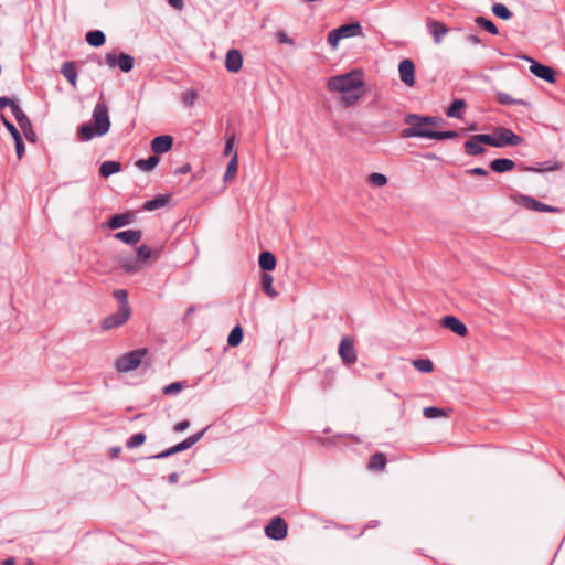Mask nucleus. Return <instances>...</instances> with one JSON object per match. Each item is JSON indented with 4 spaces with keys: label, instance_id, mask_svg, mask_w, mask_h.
<instances>
[{
    "label": "nucleus",
    "instance_id": "obj_1",
    "mask_svg": "<svg viewBox=\"0 0 565 565\" xmlns=\"http://www.w3.org/2000/svg\"><path fill=\"white\" fill-rule=\"evenodd\" d=\"M113 297L118 301V310L105 317L100 323L103 330H111L125 324L131 316L126 289H115Z\"/></svg>",
    "mask_w": 565,
    "mask_h": 565
},
{
    "label": "nucleus",
    "instance_id": "obj_2",
    "mask_svg": "<svg viewBox=\"0 0 565 565\" xmlns=\"http://www.w3.org/2000/svg\"><path fill=\"white\" fill-rule=\"evenodd\" d=\"M363 87L362 79L353 72L332 76L328 81V89L331 92L348 93V90Z\"/></svg>",
    "mask_w": 565,
    "mask_h": 565
},
{
    "label": "nucleus",
    "instance_id": "obj_3",
    "mask_svg": "<svg viewBox=\"0 0 565 565\" xmlns=\"http://www.w3.org/2000/svg\"><path fill=\"white\" fill-rule=\"evenodd\" d=\"M148 350L140 348L132 350L116 360V370L120 373H128L138 369L142 362V359L147 355Z\"/></svg>",
    "mask_w": 565,
    "mask_h": 565
},
{
    "label": "nucleus",
    "instance_id": "obj_4",
    "mask_svg": "<svg viewBox=\"0 0 565 565\" xmlns=\"http://www.w3.org/2000/svg\"><path fill=\"white\" fill-rule=\"evenodd\" d=\"M363 30L360 22H351L342 24L333 29L328 34V43L332 49H337L340 40L362 35Z\"/></svg>",
    "mask_w": 565,
    "mask_h": 565
},
{
    "label": "nucleus",
    "instance_id": "obj_5",
    "mask_svg": "<svg viewBox=\"0 0 565 565\" xmlns=\"http://www.w3.org/2000/svg\"><path fill=\"white\" fill-rule=\"evenodd\" d=\"M414 117H422V115L418 114H407L404 118V122L408 125L407 128L403 129L401 131V137L406 138H427L431 139V136L428 134H431L433 130L427 128L424 122L420 120H414Z\"/></svg>",
    "mask_w": 565,
    "mask_h": 565
},
{
    "label": "nucleus",
    "instance_id": "obj_6",
    "mask_svg": "<svg viewBox=\"0 0 565 565\" xmlns=\"http://www.w3.org/2000/svg\"><path fill=\"white\" fill-rule=\"evenodd\" d=\"M206 430H207V427L201 429L200 431H196L195 434L186 437L181 443H179V444H177L157 455L147 457V459H164V458H168L178 452L184 451V450L191 448L193 445H195L204 436Z\"/></svg>",
    "mask_w": 565,
    "mask_h": 565
},
{
    "label": "nucleus",
    "instance_id": "obj_7",
    "mask_svg": "<svg viewBox=\"0 0 565 565\" xmlns=\"http://www.w3.org/2000/svg\"><path fill=\"white\" fill-rule=\"evenodd\" d=\"M514 202L526 210L536 211V212H545V213H561L563 210L556 206H552L545 204L533 196L526 194H516L514 196Z\"/></svg>",
    "mask_w": 565,
    "mask_h": 565
},
{
    "label": "nucleus",
    "instance_id": "obj_8",
    "mask_svg": "<svg viewBox=\"0 0 565 565\" xmlns=\"http://www.w3.org/2000/svg\"><path fill=\"white\" fill-rule=\"evenodd\" d=\"M92 118L93 125L97 129L98 137H102L109 131L110 119L108 115V108L105 103L99 102L95 105Z\"/></svg>",
    "mask_w": 565,
    "mask_h": 565
},
{
    "label": "nucleus",
    "instance_id": "obj_9",
    "mask_svg": "<svg viewBox=\"0 0 565 565\" xmlns=\"http://www.w3.org/2000/svg\"><path fill=\"white\" fill-rule=\"evenodd\" d=\"M267 537L280 541L288 534V524L281 516L273 518L264 529Z\"/></svg>",
    "mask_w": 565,
    "mask_h": 565
},
{
    "label": "nucleus",
    "instance_id": "obj_10",
    "mask_svg": "<svg viewBox=\"0 0 565 565\" xmlns=\"http://www.w3.org/2000/svg\"><path fill=\"white\" fill-rule=\"evenodd\" d=\"M494 135L497 139V148L519 146L523 142V138L521 136L505 127H497L494 129Z\"/></svg>",
    "mask_w": 565,
    "mask_h": 565
},
{
    "label": "nucleus",
    "instance_id": "obj_11",
    "mask_svg": "<svg viewBox=\"0 0 565 565\" xmlns=\"http://www.w3.org/2000/svg\"><path fill=\"white\" fill-rule=\"evenodd\" d=\"M523 58L531 63L530 71L533 75L551 84L556 82V73L551 66L544 65L529 56H523Z\"/></svg>",
    "mask_w": 565,
    "mask_h": 565
},
{
    "label": "nucleus",
    "instance_id": "obj_12",
    "mask_svg": "<svg viewBox=\"0 0 565 565\" xmlns=\"http://www.w3.org/2000/svg\"><path fill=\"white\" fill-rule=\"evenodd\" d=\"M105 58H106V63L110 67L118 66L120 68V71L124 73L130 72L135 65L134 56H131L127 53H119L118 56H116L115 53H107Z\"/></svg>",
    "mask_w": 565,
    "mask_h": 565
},
{
    "label": "nucleus",
    "instance_id": "obj_13",
    "mask_svg": "<svg viewBox=\"0 0 565 565\" xmlns=\"http://www.w3.org/2000/svg\"><path fill=\"white\" fill-rule=\"evenodd\" d=\"M339 355L347 365L353 364L358 360L354 342L350 337H343L339 345Z\"/></svg>",
    "mask_w": 565,
    "mask_h": 565
},
{
    "label": "nucleus",
    "instance_id": "obj_14",
    "mask_svg": "<svg viewBox=\"0 0 565 565\" xmlns=\"http://www.w3.org/2000/svg\"><path fill=\"white\" fill-rule=\"evenodd\" d=\"M13 115L15 117V120L23 131L25 138L32 142L35 141V134L32 130V124L29 117L25 115V113L20 108L19 105L13 106Z\"/></svg>",
    "mask_w": 565,
    "mask_h": 565
},
{
    "label": "nucleus",
    "instance_id": "obj_15",
    "mask_svg": "<svg viewBox=\"0 0 565 565\" xmlns=\"http://www.w3.org/2000/svg\"><path fill=\"white\" fill-rule=\"evenodd\" d=\"M398 72L401 81L407 85L413 86L415 83V65L412 60L405 58L399 62Z\"/></svg>",
    "mask_w": 565,
    "mask_h": 565
},
{
    "label": "nucleus",
    "instance_id": "obj_16",
    "mask_svg": "<svg viewBox=\"0 0 565 565\" xmlns=\"http://www.w3.org/2000/svg\"><path fill=\"white\" fill-rule=\"evenodd\" d=\"M441 327L449 329L459 337H466L468 334V328L455 316H445L440 320Z\"/></svg>",
    "mask_w": 565,
    "mask_h": 565
},
{
    "label": "nucleus",
    "instance_id": "obj_17",
    "mask_svg": "<svg viewBox=\"0 0 565 565\" xmlns=\"http://www.w3.org/2000/svg\"><path fill=\"white\" fill-rule=\"evenodd\" d=\"M119 266L126 274H136L142 269V264L140 259L136 258L132 255H119L117 258Z\"/></svg>",
    "mask_w": 565,
    "mask_h": 565
},
{
    "label": "nucleus",
    "instance_id": "obj_18",
    "mask_svg": "<svg viewBox=\"0 0 565 565\" xmlns=\"http://www.w3.org/2000/svg\"><path fill=\"white\" fill-rule=\"evenodd\" d=\"M173 146V137L170 135H161L151 140V150L157 154H162L171 150Z\"/></svg>",
    "mask_w": 565,
    "mask_h": 565
},
{
    "label": "nucleus",
    "instance_id": "obj_19",
    "mask_svg": "<svg viewBox=\"0 0 565 565\" xmlns=\"http://www.w3.org/2000/svg\"><path fill=\"white\" fill-rule=\"evenodd\" d=\"M243 65V56L241 52L236 49H231L226 53L225 57V67L231 73H237Z\"/></svg>",
    "mask_w": 565,
    "mask_h": 565
},
{
    "label": "nucleus",
    "instance_id": "obj_20",
    "mask_svg": "<svg viewBox=\"0 0 565 565\" xmlns=\"http://www.w3.org/2000/svg\"><path fill=\"white\" fill-rule=\"evenodd\" d=\"M427 28L430 34L433 35L434 42L436 44H440L443 36L447 34L449 31L445 23L431 19H428Z\"/></svg>",
    "mask_w": 565,
    "mask_h": 565
},
{
    "label": "nucleus",
    "instance_id": "obj_21",
    "mask_svg": "<svg viewBox=\"0 0 565 565\" xmlns=\"http://www.w3.org/2000/svg\"><path fill=\"white\" fill-rule=\"evenodd\" d=\"M114 236L125 244L136 245L141 239L142 234L139 230H126L117 232Z\"/></svg>",
    "mask_w": 565,
    "mask_h": 565
},
{
    "label": "nucleus",
    "instance_id": "obj_22",
    "mask_svg": "<svg viewBox=\"0 0 565 565\" xmlns=\"http://www.w3.org/2000/svg\"><path fill=\"white\" fill-rule=\"evenodd\" d=\"M258 265L263 273L271 271L276 268L277 260L275 255L269 250H264L259 254Z\"/></svg>",
    "mask_w": 565,
    "mask_h": 565
},
{
    "label": "nucleus",
    "instance_id": "obj_23",
    "mask_svg": "<svg viewBox=\"0 0 565 565\" xmlns=\"http://www.w3.org/2000/svg\"><path fill=\"white\" fill-rule=\"evenodd\" d=\"M490 169L497 173H504L514 169L515 163L513 160L508 158L493 159L490 164Z\"/></svg>",
    "mask_w": 565,
    "mask_h": 565
},
{
    "label": "nucleus",
    "instance_id": "obj_24",
    "mask_svg": "<svg viewBox=\"0 0 565 565\" xmlns=\"http://www.w3.org/2000/svg\"><path fill=\"white\" fill-rule=\"evenodd\" d=\"M170 202V194H158L152 200H148L143 203L142 209L145 211H154L164 207Z\"/></svg>",
    "mask_w": 565,
    "mask_h": 565
},
{
    "label": "nucleus",
    "instance_id": "obj_25",
    "mask_svg": "<svg viewBox=\"0 0 565 565\" xmlns=\"http://www.w3.org/2000/svg\"><path fill=\"white\" fill-rule=\"evenodd\" d=\"M132 220H134V216L129 213L115 214L109 218L108 226L111 230H117L125 225L130 224L132 222Z\"/></svg>",
    "mask_w": 565,
    "mask_h": 565
},
{
    "label": "nucleus",
    "instance_id": "obj_26",
    "mask_svg": "<svg viewBox=\"0 0 565 565\" xmlns=\"http://www.w3.org/2000/svg\"><path fill=\"white\" fill-rule=\"evenodd\" d=\"M274 278L268 273H262L260 276V285L263 291L271 299L278 296V291H276L273 287Z\"/></svg>",
    "mask_w": 565,
    "mask_h": 565
},
{
    "label": "nucleus",
    "instance_id": "obj_27",
    "mask_svg": "<svg viewBox=\"0 0 565 565\" xmlns=\"http://www.w3.org/2000/svg\"><path fill=\"white\" fill-rule=\"evenodd\" d=\"M121 170V164L118 161L107 160L104 161L99 167V174L103 178H108Z\"/></svg>",
    "mask_w": 565,
    "mask_h": 565
},
{
    "label": "nucleus",
    "instance_id": "obj_28",
    "mask_svg": "<svg viewBox=\"0 0 565 565\" xmlns=\"http://www.w3.org/2000/svg\"><path fill=\"white\" fill-rule=\"evenodd\" d=\"M62 75L70 82V84L75 87L77 81V72L74 62L67 61L64 62L61 67Z\"/></svg>",
    "mask_w": 565,
    "mask_h": 565
},
{
    "label": "nucleus",
    "instance_id": "obj_29",
    "mask_svg": "<svg viewBox=\"0 0 565 565\" xmlns=\"http://www.w3.org/2000/svg\"><path fill=\"white\" fill-rule=\"evenodd\" d=\"M86 42L93 47H99L105 44L106 35L100 30H93L86 33Z\"/></svg>",
    "mask_w": 565,
    "mask_h": 565
},
{
    "label": "nucleus",
    "instance_id": "obj_30",
    "mask_svg": "<svg viewBox=\"0 0 565 565\" xmlns=\"http://www.w3.org/2000/svg\"><path fill=\"white\" fill-rule=\"evenodd\" d=\"M465 108L466 102L463 99H455L448 106L446 115L450 118H461Z\"/></svg>",
    "mask_w": 565,
    "mask_h": 565
},
{
    "label": "nucleus",
    "instance_id": "obj_31",
    "mask_svg": "<svg viewBox=\"0 0 565 565\" xmlns=\"http://www.w3.org/2000/svg\"><path fill=\"white\" fill-rule=\"evenodd\" d=\"M463 148L468 156H480L486 151L481 142L476 141L475 135L465 142Z\"/></svg>",
    "mask_w": 565,
    "mask_h": 565
},
{
    "label": "nucleus",
    "instance_id": "obj_32",
    "mask_svg": "<svg viewBox=\"0 0 565 565\" xmlns=\"http://www.w3.org/2000/svg\"><path fill=\"white\" fill-rule=\"evenodd\" d=\"M97 136V129L92 124H82L77 130V137L82 141L92 140Z\"/></svg>",
    "mask_w": 565,
    "mask_h": 565
},
{
    "label": "nucleus",
    "instance_id": "obj_33",
    "mask_svg": "<svg viewBox=\"0 0 565 565\" xmlns=\"http://www.w3.org/2000/svg\"><path fill=\"white\" fill-rule=\"evenodd\" d=\"M238 169V156L237 152H234L230 162L227 163L226 171L223 177V181L225 183L231 182L236 175Z\"/></svg>",
    "mask_w": 565,
    "mask_h": 565
},
{
    "label": "nucleus",
    "instance_id": "obj_34",
    "mask_svg": "<svg viewBox=\"0 0 565 565\" xmlns=\"http://www.w3.org/2000/svg\"><path fill=\"white\" fill-rule=\"evenodd\" d=\"M363 95V89H352L348 90V93H342L341 102L344 107H350L354 105Z\"/></svg>",
    "mask_w": 565,
    "mask_h": 565
},
{
    "label": "nucleus",
    "instance_id": "obj_35",
    "mask_svg": "<svg viewBox=\"0 0 565 565\" xmlns=\"http://www.w3.org/2000/svg\"><path fill=\"white\" fill-rule=\"evenodd\" d=\"M386 462L385 455L383 452H376L370 457L367 468L373 471H380L385 467Z\"/></svg>",
    "mask_w": 565,
    "mask_h": 565
},
{
    "label": "nucleus",
    "instance_id": "obj_36",
    "mask_svg": "<svg viewBox=\"0 0 565 565\" xmlns=\"http://www.w3.org/2000/svg\"><path fill=\"white\" fill-rule=\"evenodd\" d=\"M561 168L558 162L544 161L539 167H523L522 170L531 172L556 171Z\"/></svg>",
    "mask_w": 565,
    "mask_h": 565
},
{
    "label": "nucleus",
    "instance_id": "obj_37",
    "mask_svg": "<svg viewBox=\"0 0 565 565\" xmlns=\"http://www.w3.org/2000/svg\"><path fill=\"white\" fill-rule=\"evenodd\" d=\"M244 331L241 326H235L228 337H227V343L230 347H237L243 341Z\"/></svg>",
    "mask_w": 565,
    "mask_h": 565
},
{
    "label": "nucleus",
    "instance_id": "obj_38",
    "mask_svg": "<svg viewBox=\"0 0 565 565\" xmlns=\"http://www.w3.org/2000/svg\"><path fill=\"white\" fill-rule=\"evenodd\" d=\"M159 161H160L159 157L153 154V156L148 157L147 159L138 160L136 162V166L142 171H151L152 169H154L158 166Z\"/></svg>",
    "mask_w": 565,
    "mask_h": 565
},
{
    "label": "nucleus",
    "instance_id": "obj_39",
    "mask_svg": "<svg viewBox=\"0 0 565 565\" xmlns=\"http://www.w3.org/2000/svg\"><path fill=\"white\" fill-rule=\"evenodd\" d=\"M475 22L477 25L489 32L490 34L497 35L499 33V30L497 25L489 19L484 17H477L475 19Z\"/></svg>",
    "mask_w": 565,
    "mask_h": 565
},
{
    "label": "nucleus",
    "instance_id": "obj_40",
    "mask_svg": "<svg viewBox=\"0 0 565 565\" xmlns=\"http://www.w3.org/2000/svg\"><path fill=\"white\" fill-rule=\"evenodd\" d=\"M497 102L501 105H526V102L523 99L512 98L509 94L503 92L495 93Z\"/></svg>",
    "mask_w": 565,
    "mask_h": 565
},
{
    "label": "nucleus",
    "instance_id": "obj_41",
    "mask_svg": "<svg viewBox=\"0 0 565 565\" xmlns=\"http://www.w3.org/2000/svg\"><path fill=\"white\" fill-rule=\"evenodd\" d=\"M492 12L497 18L502 20H509L512 17V12L503 3H494L492 6Z\"/></svg>",
    "mask_w": 565,
    "mask_h": 565
},
{
    "label": "nucleus",
    "instance_id": "obj_42",
    "mask_svg": "<svg viewBox=\"0 0 565 565\" xmlns=\"http://www.w3.org/2000/svg\"><path fill=\"white\" fill-rule=\"evenodd\" d=\"M413 365L422 373H430L434 370V363L429 359L414 360Z\"/></svg>",
    "mask_w": 565,
    "mask_h": 565
},
{
    "label": "nucleus",
    "instance_id": "obj_43",
    "mask_svg": "<svg viewBox=\"0 0 565 565\" xmlns=\"http://www.w3.org/2000/svg\"><path fill=\"white\" fill-rule=\"evenodd\" d=\"M146 434L145 433H137L134 434L127 441L126 447L131 449L141 446L146 441Z\"/></svg>",
    "mask_w": 565,
    "mask_h": 565
},
{
    "label": "nucleus",
    "instance_id": "obj_44",
    "mask_svg": "<svg viewBox=\"0 0 565 565\" xmlns=\"http://www.w3.org/2000/svg\"><path fill=\"white\" fill-rule=\"evenodd\" d=\"M428 135L431 136V139H434V140L455 139L458 137V132L455 130H447V131L433 130V132L428 134Z\"/></svg>",
    "mask_w": 565,
    "mask_h": 565
},
{
    "label": "nucleus",
    "instance_id": "obj_45",
    "mask_svg": "<svg viewBox=\"0 0 565 565\" xmlns=\"http://www.w3.org/2000/svg\"><path fill=\"white\" fill-rule=\"evenodd\" d=\"M475 139H476V141L481 142V145H488V146L497 148V139H495L494 132L492 135H489V134L475 135Z\"/></svg>",
    "mask_w": 565,
    "mask_h": 565
},
{
    "label": "nucleus",
    "instance_id": "obj_46",
    "mask_svg": "<svg viewBox=\"0 0 565 565\" xmlns=\"http://www.w3.org/2000/svg\"><path fill=\"white\" fill-rule=\"evenodd\" d=\"M183 387L184 384L182 382H173L171 384L163 386L162 393L164 395H177L183 390Z\"/></svg>",
    "mask_w": 565,
    "mask_h": 565
},
{
    "label": "nucleus",
    "instance_id": "obj_47",
    "mask_svg": "<svg viewBox=\"0 0 565 565\" xmlns=\"http://www.w3.org/2000/svg\"><path fill=\"white\" fill-rule=\"evenodd\" d=\"M198 98V94L193 89L185 90L181 94V102L186 107H192Z\"/></svg>",
    "mask_w": 565,
    "mask_h": 565
},
{
    "label": "nucleus",
    "instance_id": "obj_48",
    "mask_svg": "<svg viewBox=\"0 0 565 565\" xmlns=\"http://www.w3.org/2000/svg\"><path fill=\"white\" fill-rule=\"evenodd\" d=\"M152 256V252L149 246L141 245L137 248L136 258L140 259V263L143 265Z\"/></svg>",
    "mask_w": 565,
    "mask_h": 565
},
{
    "label": "nucleus",
    "instance_id": "obj_49",
    "mask_svg": "<svg viewBox=\"0 0 565 565\" xmlns=\"http://www.w3.org/2000/svg\"><path fill=\"white\" fill-rule=\"evenodd\" d=\"M423 414L426 418L434 419L443 416L444 409L435 406L425 407Z\"/></svg>",
    "mask_w": 565,
    "mask_h": 565
},
{
    "label": "nucleus",
    "instance_id": "obj_50",
    "mask_svg": "<svg viewBox=\"0 0 565 565\" xmlns=\"http://www.w3.org/2000/svg\"><path fill=\"white\" fill-rule=\"evenodd\" d=\"M414 120H420L426 126H437L443 121L441 117L438 116H422V117H414Z\"/></svg>",
    "mask_w": 565,
    "mask_h": 565
},
{
    "label": "nucleus",
    "instance_id": "obj_51",
    "mask_svg": "<svg viewBox=\"0 0 565 565\" xmlns=\"http://www.w3.org/2000/svg\"><path fill=\"white\" fill-rule=\"evenodd\" d=\"M369 180L376 186H383L387 183V178L384 174L377 172L370 174Z\"/></svg>",
    "mask_w": 565,
    "mask_h": 565
},
{
    "label": "nucleus",
    "instance_id": "obj_52",
    "mask_svg": "<svg viewBox=\"0 0 565 565\" xmlns=\"http://www.w3.org/2000/svg\"><path fill=\"white\" fill-rule=\"evenodd\" d=\"M0 117H1L2 124L4 125L7 130L10 132L12 138H17L18 136H21L19 130L15 128V126L10 120H8L3 114H1Z\"/></svg>",
    "mask_w": 565,
    "mask_h": 565
},
{
    "label": "nucleus",
    "instance_id": "obj_53",
    "mask_svg": "<svg viewBox=\"0 0 565 565\" xmlns=\"http://www.w3.org/2000/svg\"><path fill=\"white\" fill-rule=\"evenodd\" d=\"M13 140H14L17 156L19 159H21L25 151L23 139L21 136H18L17 138H13Z\"/></svg>",
    "mask_w": 565,
    "mask_h": 565
},
{
    "label": "nucleus",
    "instance_id": "obj_54",
    "mask_svg": "<svg viewBox=\"0 0 565 565\" xmlns=\"http://www.w3.org/2000/svg\"><path fill=\"white\" fill-rule=\"evenodd\" d=\"M234 145H235V136L234 135L227 136L226 140H225V147H224L223 154L228 156L233 151Z\"/></svg>",
    "mask_w": 565,
    "mask_h": 565
},
{
    "label": "nucleus",
    "instance_id": "obj_55",
    "mask_svg": "<svg viewBox=\"0 0 565 565\" xmlns=\"http://www.w3.org/2000/svg\"><path fill=\"white\" fill-rule=\"evenodd\" d=\"M14 105H18L17 100L11 99V98H9L7 96H1L0 97V109H3L7 106H9L11 108V111L13 113V106Z\"/></svg>",
    "mask_w": 565,
    "mask_h": 565
},
{
    "label": "nucleus",
    "instance_id": "obj_56",
    "mask_svg": "<svg viewBox=\"0 0 565 565\" xmlns=\"http://www.w3.org/2000/svg\"><path fill=\"white\" fill-rule=\"evenodd\" d=\"M466 173L469 175H479V177H487L489 174L488 170L481 167H476L466 170Z\"/></svg>",
    "mask_w": 565,
    "mask_h": 565
},
{
    "label": "nucleus",
    "instance_id": "obj_57",
    "mask_svg": "<svg viewBox=\"0 0 565 565\" xmlns=\"http://www.w3.org/2000/svg\"><path fill=\"white\" fill-rule=\"evenodd\" d=\"M277 40L279 43H287V44L294 43L292 39L289 38L284 31H279L277 33Z\"/></svg>",
    "mask_w": 565,
    "mask_h": 565
},
{
    "label": "nucleus",
    "instance_id": "obj_58",
    "mask_svg": "<svg viewBox=\"0 0 565 565\" xmlns=\"http://www.w3.org/2000/svg\"><path fill=\"white\" fill-rule=\"evenodd\" d=\"M190 427V422L188 419H184V420H181L175 426H174V431H184L185 429H188Z\"/></svg>",
    "mask_w": 565,
    "mask_h": 565
},
{
    "label": "nucleus",
    "instance_id": "obj_59",
    "mask_svg": "<svg viewBox=\"0 0 565 565\" xmlns=\"http://www.w3.org/2000/svg\"><path fill=\"white\" fill-rule=\"evenodd\" d=\"M168 3L177 10H182L184 7L183 0H168Z\"/></svg>",
    "mask_w": 565,
    "mask_h": 565
},
{
    "label": "nucleus",
    "instance_id": "obj_60",
    "mask_svg": "<svg viewBox=\"0 0 565 565\" xmlns=\"http://www.w3.org/2000/svg\"><path fill=\"white\" fill-rule=\"evenodd\" d=\"M190 170H191V166H190V163H185V164H183L182 167L178 168V169L175 170V173H179V174H185V173L190 172Z\"/></svg>",
    "mask_w": 565,
    "mask_h": 565
},
{
    "label": "nucleus",
    "instance_id": "obj_61",
    "mask_svg": "<svg viewBox=\"0 0 565 565\" xmlns=\"http://www.w3.org/2000/svg\"><path fill=\"white\" fill-rule=\"evenodd\" d=\"M467 39H468V41H469L470 43H472V44H479V43H481V40L479 39V36H478V35H475V34H470V35H468V38H467Z\"/></svg>",
    "mask_w": 565,
    "mask_h": 565
},
{
    "label": "nucleus",
    "instance_id": "obj_62",
    "mask_svg": "<svg viewBox=\"0 0 565 565\" xmlns=\"http://www.w3.org/2000/svg\"><path fill=\"white\" fill-rule=\"evenodd\" d=\"M179 480V475L177 472H172L168 476L169 483H175Z\"/></svg>",
    "mask_w": 565,
    "mask_h": 565
},
{
    "label": "nucleus",
    "instance_id": "obj_63",
    "mask_svg": "<svg viewBox=\"0 0 565 565\" xmlns=\"http://www.w3.org/2000/svg\"><path fill=\"white\" fill-rule=\"evenodd\" d=\"M195 309H196V308H195V306H194V305H191V306L186 309V311H185V318H186V317H189V316H191L192 313H194V312H195Z\"/></svg>",
    "mask_w": 565,
    "mask_h": 565
},
{
    "label": "nucleus",
    "instance_id": "obj_64",
    "mask_svg": "<svg viewBox=\"0 0 565 565\" xmlns=\"http://www.w3.org/2000/svg\"><path fill=\"white\" fill-rule=\"evenodd\" d=\"M15 561L13 557H8L2 561V565H14Z\"/></svg>",
    "mask_w": 565,
    "mask_h": 565
}]
</instances>
